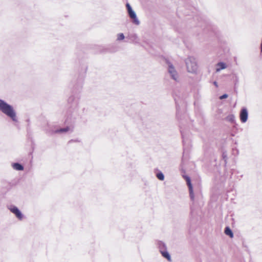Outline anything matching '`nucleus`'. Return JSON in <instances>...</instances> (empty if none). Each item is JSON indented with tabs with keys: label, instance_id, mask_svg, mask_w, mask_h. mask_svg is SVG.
I'll return each instance as SVG.
<instances>
[{
	"label": "nucleus",
	"instance_id": "nucleus-21",
	"mask_svg": "<svg viewBox=\"0 0 262 262\" xmlns=\"http://www.w3.org/2000/svg\"><path fill=\"white\" fill-rule=\"evenodd\" d=\"M260 53L262 54V38L261 41L260 45Z\"/></svg>",
	"mask_w": 262,
	"mask_h": 262
},
{
	"label": "nucleus",
	"instance_id": "nucleus-20",
	"mask_svg": "<svg viewBox=\"0 0 262 262\" xmlns=\"http://www.w3.org/2000/svg\"><path fill=\"white\" fill-rule=\"evenodd\" d=\"M213 84L215 86L216 88H218L219 85L216 81H214Z\"/></svg>",
	"mask_w": 262,
	"mask_h": 262
},
{
	"label": "nucleus",
	"instance_id": "nucleus-2",
	"mask_svg": "<svg viewBox=\"0 0 262 262\" xmlns=\"http://www.w3.org/2000/svg\"><path fill=\"white\" fill-rule=\"evenodd\" d=\"M187 71L192 74H197L199 66L196 59L193 56H188L185 59Z\"/></svg>",
	"mask_w": 262,
	"mask_h": 262
},
{
	"label": "nucleus",
	"instance_id": "nucleus-17",
	"mask_svg": "<svg viewBox=\"0 0 262 262\" xmlns=\"http://www.w3.org/2000/svg\"><path fill=\"white\" fill-rule=\"evenodd\" d=\"M227 97H228V95L225 94H224V95H223L221 96L220 97V99L221 100H222V99H224L227 98Z\"/></svg>",
	"mask_w": 262,
	"mask_h": 262
},
{
	"label": "nucleus",
	"instance_id": "nucleus-11",
	"mask_svg": "<svg viewBox=\"0 0 262 262\" xmlns=\"http://www.w3.org/2000/svg\"><path fill=\"white\" fill-rule=\"evenodd\" d=\"M12 166L13 169L17 170H23L24 169V167L18 163H13Z\"/></svg>",
	"mask_w": 262,
	"mask_h": 262
},
{
	"label": "nucleus",
	"instance_id": "nucleus-18",
	"mask_svg": "<svg viewBox=\"0 0 262 262\" xmlns=\"http://www.w3.org/2000/svg\"><path fill=\"white\" fill-rule=\"evenodd\" d=\"M70 129L69 128H61L59 130H57L56 131H69Z\"/></svg>",
	"mask_w": 262,
	"mask_h": 262
},
{
	"label": "nucleus",
	"instance_id": "nucleus-3",
	"mask_svg": "<svg viewBox=\"0 0 262 262\" xmlns=\"http://www.w3.org/2000/svg\"><path fill=\"white\" fill-rule=\"evenodd\" d=\"M167 71L170 77L175 81H178L179 80V75L175 67L170 62H167Z\"/></svg>",
	"mask_w": 262,
	"mask_h": 262
},
{
	"label": "nucleus",
	"instance_id": "nucleus-6",
	"mask_svg": "<svg viewBox=\"0 0 262 262\" xmlns=\"http://www.w3.org/2000/svg\"><path fill=\"white\" fill-rule=\"evenodd\" d=\"M184 178L186 181L187 185L189 188V195L190 197V199L191 201H194V194L193 191L192 185L191 183V180L189 177L184 176Z\"/></svg>",
	"mask_w": 262,
	"mask_h": 262
},
{
	"label": "nucleus",
	"instance_id": "nucleus-7",
	"mask_svg": "<svg viewBox=\"0 0 262 262\" xmlns=\"http://www.w3.org/2000/svg\"><path fill=\"white\" fill-rule=\"evenodd\" d=\"M240 120L242 122L245 123L248 117V112L246 108H242L239 114Z\"/></svg>",
	"mask_w": 262,
	"mask_h": 262
},
{
	"label": "nucleus",
	"instance_id": "nucleus-4",
	"mask_svg": "<svg viewBox=\"0 0 262 262\" xmlns=\"http://www.w3.org/2000/svg\"><path fill=\"white\" fill-rule=\"evenodd\" d=\"M126 6L128 15L132 19L133 23L136 25H139L140 24V21L138 19L135 12L132 9L130 5L128 3L126 4Z\"/></svg>",
	"mask_w": 262,
	"mask_h": 262
},
{
	"label": "nucleus",
	"instance_id": "nucleus-23",
	"mask_svg": "<svg viewBox=\"0 0 262 262\" xmlns=\"http://www.w3.org/2000/svg\"><path fill=\"white\" fill-rule=\"evenodd\" d=\"M134 37H135V38H137V35H134Z\"/></svg>",
	"mask_w": 262,
	"mask_h": 262
},
{
	"label": "nucleus",
	"instance_id": "nucleus-14",
	"mask_svg": "<svg viewBox=\"0 0 262 262\" xmlns=\"http://www.w3.org/2000/svg\"><path fill=\"white\" fill-rule=\"evenodd\" d=\"M125 36L122 33H120L117 34V40L118 41H121L124 39Z\"/></svg>",
	"mask_w": 262,
	"mask_h": 262
},
{
	"label": "nucleus",
	"instance_id": "nucleus-19",
	"mask_svg": "<svg viewBox=\"0 0 262 262\" xmlns=\"http://www.w3.org/2000/svg\"><path fill=\"white\" fill-rule=\"evenodd\" d=\"M228 118L230 120H232L234 118V116L233 115H230L228 117Z\"/></svg>",
	"mask_w": 262,
	"mask_h": 262
},
{
	"label": "nucleus",
	"instance_id": "nucleus-10",
	"mask_svg": "<svg viewBox=\"0 0 262 262\" xmlns=\"http://www.w3.org/2000/svg\"><path fill=\"white\" fill-rule=\"evenodd\" d=\"M158 246L160 252L167 250L165 244L161 241L158 242Z\"/></svg>",
	"mask_w": 262,
	"mask_h": 262
},
{
	"label": "nucleus",
	"instance_id": "nucleus-13",
	"mask_svg": "<svg viewBox=\"0 0 262 262\" xmlns=\"http://www.w3.org/2000/svg\"><path fill=\"white\" fill-rule=\"evenodd\" d=\"M156 176L157 178L161 181H163L164 179V176L162 172L157 173Z\"/></svg>",
	"mask_w": 262,
	"mask_h": 262
},
{
	"label": "nucleus",
	"instance_id": "nucleus-5",
	"mask_svg": "<svg viewBox=\"0 0 262 262\" xmlns=\"http://www.w3.org/2000/svg\"><path fill=\"white\" fill-rule=\"evenodd\" d=\"M8 208L12 213L15 214L18 219L19 220L23 219V215L17 207L14 205H10L8 207Z\"/></svg>",
	"mask_w": 262,
	"mask_h": 262
},
{
	"label": "nucleus",
	"instance_id": "nucleus-22",
	"mask_svg": "<svg viewBox=\"0 0 262 262\" xmlns=\"http://www.w3.org/2000/svg\"><path fill=\"white\" fill-rule=\"evenodd\" d=\"M233 151H234V154H235V153L234 152V151H236V154H238V151H237V149H233Z\"/></svg>",
	"mask_w": 262,
	"mask_h": 262
},
{
	"label": "nucleus",
	"instance_id": "nucleus-8",
	"mask_svg": "<svg viewBox=\"0 0 262 262\" xmlns=\"http://www.w3.org/2000/svg\"><path fill=\"white\" fill-rule=\"evenodd\" d=\"M227 68V65L224 62H220L216 64L215 72H220L221 70H224Z\"/></svg>",
	"mask_w": 262,
	"mask_h": 262
},
{
	"label": "nucleus",
	"instance_id": "nucleus-9",
	"mask_svg": "<svg viewBox=\"0 0 262 262\" xmlns=\"http://www.w3.org/2000/svg\"><path fill=\"white\" fill-rule=\"evenodd\" d=\"M162 255L167 259L168 261H171V258L167 250H164L160 252Z\"/></svg>",
	"mask_w": 262,
	"mask_h": 262
},
{
	"label": "nucleus",
	"instance_id": "nucleus-15",
	"mask_svg": "<svg viewBox=\"0 0 262 262\" xmlns=\"http://www.w3.org/2000/svg\"><path fill=\"white\" fill-rule=\"evenodd\" d=\"M188 132H183V133L182 135L183 141L184 143H185L187 142V140L186 139V137L187 136V133Z\"/></svg>",
	"mask_w": 262,
	"mask_h": 262
},
{
	"label": "nucleus",
	"instance_id": "nucleus-1",
	"mask_svg": "<svg viewBox=\"0 0 262 262\" xmlns=\"http://www.w3.org/2000/svg\"><path fill=\"white\" fill-rule=\"evenodd\" d=\"M0 111L13 122H18L17 113L14 107L1 99H0Z\"/></svg>",
	"mask_w": 262,
	"mask_h": 262
},
{
	"label": "nucleus",
	"instance_id": "nucleus-16",
	"mask_svg": "<svg viewBox=\"0 0 262 262\" xmlns=\"http://www.w3.org/2000/svg\"><path fill=\"white\" fill-rule=\"evenodd\" d=\"M223 158L224 159L225 162H226V161L227 160V154L226 152H224L223 153Z\"/></svg>",
	"mask_w": 262,
	"mask_h": 262
},
{
	"label": "nucleus",
	"instance_id": "nucleus-12",
	"mask_svg": "<svg viewBox=\"0 0 262 262\" xmlns=\"http://www.w3.org/2000/svg\"><path fill=\"white\" fill-rule=\"evenodd\" d=\"M225 233L226 235H229L230 237H232L233 234L231 230L229 227H226L225 229Z\"/></svg>",
	"mask_w": 262,
	"mask_h": 262
}]
</instances>
